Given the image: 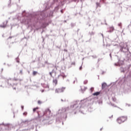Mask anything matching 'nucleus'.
<instances>
[{
  "mask_svg": "<svg viewBox=\"0 0 131 131\" xmlns=\"http://www.w3.org/2000/svg\"><path fill=\"white\" fill-rule=\"evenodd\" d=\"M127 117L126 116H122L118 118L117 119V122L119 124H121L127 121Z\"/></svg>",
  "mask_w": 131,
  "mask_h": 131,
  "instance_id": "1",
  "label": "nucleus"
},
{
  "mask_svg": "<svg viewBox=\"0 0 131 131\" xmlns=\"http://www.w3.org/2000/svg\"><path fill=\"white\" fill-rule=\"evenodd\" d=\"M66 90V88L62 87L61 88H58L55 89V93H62L63 92H64Z\"/></svg>",
  "mask_w": 131,
  "mask_h": 131,
  "instance_id": "2",
  "label": "nucleus"
},
{
  "mask_svg": "<svg viewBox=\"0 0 131 131\" xmlns=\"http://www.w3.org/2000/svg\"><path fill=\"white\" fill-rule=\"evenodd\" d=\"M50 114H51V111H50V110L49 108L46 109V111L45 112L44 114H45V115L46 114V115H50Z\"/></svg>",
  "mask_w": 131,
  "mask_h": 131,
  "instance_id": "3",
  "label": "nucleus"
},
{
  "mask_svg": "<svg viewBox=\"0 0 131 131\" xmlns=\"http://www.w3.org/2000/svg\"><path fill=\"white\" fill-rule=\"evenodd\" d=\"M7 21H6V23H3V25H0V27L2 28H5L7 27Z\"/></svg>",
  "mask_w": 131,
  "mask_h": 131,
  "instance_id": "4",
  "label": "nucleus"
},
{
  "mask_svg": "<svg viewBox=\"0 0 131 131\" xmlns=\"http://www.w3.org/2000/svg\"><path fill=\"white\" fill-rule=\"evenodd\" d=\"M52 82H53V83L55 84V85H56V84L58 83V80L56 79H53Z\"/></svg>",
  "mask_w": 131,
  "mask_h": 131,
  "instance_id": "5",
  "label": "nucleus"
},
{
  "mask_svg": "<svg viewBox=\"0 0 131 131\" xmlns=\"http://www.w3.org/2000/svg\"><path fill=\"white\" fill-rule=\"evenodd\" d=\"M106 86V83H103L102 85V89H104V88H105Z\"/></svg>",
  "mask_w": 131,
  "mask_h": 131,
  "instance_id": "6",
  "label": "nucleus"
},
{
  "mask_svg": "<svg viewBox=\"0 0 131 131\" xmlns=\"http://www.w3.org/2000/svg\"><path fill=\"white\" fill-rule=\"evenodd\" d=\"M100 95V93L99 92H96L95 93L93 94V95L94 96H98Z\"/></svg>",
  "mask_w": 131,
  "mask_h": 131,
  "instance_id": "7",
  "label": "nucleus"
},
{
  "mask_svg": "<svg viewBox=\"0 0 131 131\" xmlns=\"http://www.w3.org/2000/svg\"><path fill=\"white\" fill-rule=\"evenodd\" d=\"M36 74H37V72L33 71V72L32 73V75L33 76H35V75H36Z\"/></svg>",
  "mask_w": 131,
  "mask_h": 131,
  "instance_id": "8",
  "label": "nucleus"
},
{
  "mask_svg": "<svg viewBox=\"0 0 131 131\" xmlns=\"http://www.w3.org/2000/svg\"><path fill=\"white\" fill-rule=\"evenodd\" d=\"M113 31H114V27H110V32H112Z\"/></svg>",
  "mask_w": 131,
  "mask_h": 131,
  "instance_id": "9",
  "label": "nucleus"
},
{
  "mask_svg": "<svg viewBox=\"0 0 131 131\" xmlns=\"http://www.w3.org/2000/svg\"><path fill=\"white\" fill-rule=\"evenodd\" d=\"M53 72H51L50 73H49V75H50L51 77H53Z\"/></svg>",
  "mask_w": 131,
  "mask_h": 131,
  "instance_id": "10",
  "label": "nucleus"
},
{
  "mask_svg": "<svg viewBox=\"0 0 131 131\" xmlns=\"http://www.w3.org/2000/svg\"><path fill=\"white\" fill-rule=\"evenodd\" d=\"M38 109H39L38 107H35V108H33V112H36Z\"/></svg>",
  "mask_w": 131,
  "mask_h": 131,
  "instance_id": "11",
  "label": "nucleus"
},
{
  "mask_svg": "<svg viewBox=\"0 0 131 131\" xmlns=\"http://www.w3.org/2000/svg\"><path fill=\"white\" fill-rule=\"evenodd\" d=\"M118 26H119V27H120V28H122V26L121 23L118 24Z\"/></svg>",
  "mask_w": 131,
  "mask_h": 131,
  "instance_id": "12",
  "label": "nucleus"
},
{
  "mask_svg": "<svg viewBox=\"0 0 131 131\" xmlns=\"http://www.w3.org/2000/svg\"><path fill=\"white\" fill-rule=\"evenodd\" d=\"M38 104H42V101H41L40 100H38Z\"/></svg>",
  "mask_w": 131,
  "mask_h": 131,
  "instance_id": "13",
  "label": "nucleus"
},
{
  "mask_svg": "<svg viewBox=\"0 0 131 131\" xmlns=\"http://www.w3.org/2000/svg\"><path fill=\"white\" fill-rule=\"evenodd\" d=\"M71 65H75V62L74 61L73 62H72Z\"/></svg>",
  "mask_w": 131,
  "mask_h": 131,
  "instance_id": "14",
  "label": "nucleus"
},
{
  "mask_svg": "<svg viewBox=\"0 0 131 131\" xmlns=\"http://www.w3.org/2000/svg\"><path fill=\"white\" fill-rule=\"evenodd\" d=\"M113 101H116V98H113Z\"/></svg>",
  "mask_w": 131,
  "mask_h": 131,
  "instance_id": "15",
  "label": "nucleus"
},
{
  "mask_svg": "<svg viewBox=\"0 0 131 131\" xmlns=\"http://www.w3.org/2000/svg\"><path fill=\"white\" fill-rule=\"evenodd\" d=\"M20 74H23V71H20Z\"/></svg>",
  "mask_w": 131,
  "mask_h": 131,
  "instance_id": "16",
  "label": "nucleus"
},
{
  "mask_svg": "<svg viewBox=\"0 0 131 131\" xmlns=\"http://www.w3.org/2000/svg\"><path fill=\"white\" fill-rule=\"evenodd\" d=\"M60 76H62V77H64V76H62V75H60L59 76H58V77H59Z\"/></svg>",
  "mask_w": 131,
  "mask_h": 131,
  "instance_id": "17",
  "label": "nucleus"
},
{
  "mask_svg": "<svg viewBox=\"0 0 131 131\" xmlns=\"http://www.w3.org/2000/svg\"><path fill=\"white\" fill-rule=\"evenodd\" d=\"M21 110H24V106H21Z\"/></svg>",
  "mask_w": 131,
  "mask_h": 131,
  "instance_id": "18",
  "label": "nucleus"
},
{
  "mask_svg": "<svg viewBox=\"0 0 131 131\" xmlns=\"http://www.w3.org/2000/svg\"><path fill=\"white\" fill-rule=\"evenodd\" d=\"M23 115H26L27 113H23Z\"/></svg>",
  "mask_w": 131,
  "mask_h": 131,
  "instance_id": "19",
  "label": "nucleus"
},
{
  "mask_svg": "<svg viewBox=\"0 0 131 131\" xmlns=\"http://www.w3.org/2000/svg\"><path fill=\"white\" fill-rule=\"evenodd\" d=\"M82 68L81 67H80L79 70H81Z\"/></svg>",
  "mask_w": 131,
  "mask_h": 131,
  "instance_id": "20",
  "label": "nucleus"
},
{
  "mask_svg": "<svg viewBox=\"0 0 131 131\" xmlns=\"http://www.w3.org/2000/svg\"><path fill=\"white\" fill-rule=\"evenodd\" d=\"M93 89H94L93 88H91V90H92H92H93Z\"/></svg>",
  "mask_w": 131,
  "mask_h": 131,
  "instance_id": "21",
  "label": "nucleus"
},
{
  "mask_svg": "<svg viewBox=\"0 0 131 131\" xmlns=\"http://www.w3.org/2000/svg\"><path fill=\"white\" fill-rule=\"evenodd\" d=\"M44 90H41V93H43Z\"/></svg>",
  "mask_w": 131,
  "mask_h": 131,
  "instance_id": "22",
  "label": "nucleus"
},
{
  "mask_svg": "<svg viewBox=\"0 0 131 131\" xmlns=\"http://www.w3.org/2000/svg\"><path fill=\"white\" fill-rule=\"evenodd\" d=\"M15 81H17V80H18V79H15Z\"/></svg>",
  "mask_w": 131,
  "mask_h": 131,
  "instance_id": "23",
  "label": "nucleus"
},
{
  "mask_svg": "<svg viewBox=\"0 0 131 131\" xmlns=\"http://www.w3.org/2000/svg\"><path fill=\"white\" fill-rule=\"evenodd\" d=\"M12 38V37H9V38Z\"/></svg>",
  "mask_w": 131,
  "mask_h": 131,
  "instance_id": "24",
  "label": "nucleus"
},
{
  "mask_svg": "<svg viewBox=\"0 0 131 131\" xmlns=\"http://www.w3.org/2000/svg\"><path fill=\"white\" fill-rule=\"evenodd\" d=\"M64 60H65V59L63 58V61H64Z\"/></svg>",
  "mask_w": 131,
  "mask_h": 131,
  "instance_id": "25",
  "label": "nucleus"
},
{
  "mask_svg": "<svg viewBox=\"0 0 131 131\" xmlns=\"http://www.w3.org/2000/svg\"><path fill=\"white\" fill-rule=\"evenodd\" d=\"M61 13H62V11H61Z\"/></svg>",
  "mask_w": 131,
  "mask_h": 131,
  "instance_id": "26",
  "label": "nucleus"
}]
</instances>
